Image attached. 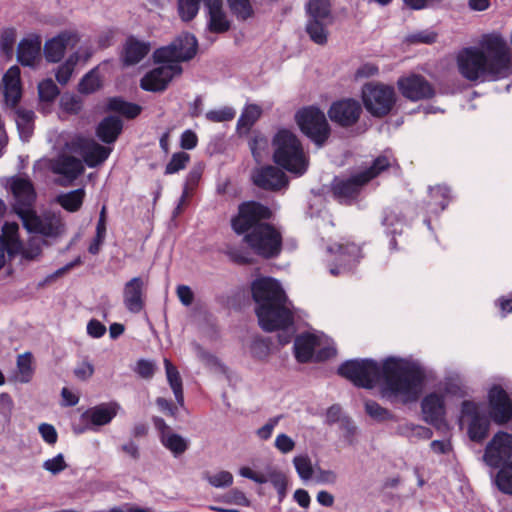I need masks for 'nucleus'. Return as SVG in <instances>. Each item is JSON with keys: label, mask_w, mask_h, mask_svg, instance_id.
<instances>
[{"label": "nucleus", "mask_w": 512, "mask_h": 512, "mask_svg": "<svg viewBox=\"0 0 512 512\" xmlns=\"http://www.w3.org/2000/svg\"><path fill=\"white\" fill-rule=\"evenodd\" d=\"M255 186L266 191H279L288 186V177L279 168L267 165L254 169L251 175Z\"/></svg>", "instance_id": "obj_17"}, {"label": "nucleus", "mask_w": 512, "mask_h": 512, "mask_svg": "<svg viewBox=\"0 0 512 512\" xmlns=\"http://www.w3.org/2000/svg\"><path fill=\"white\" fill-rule=\"evenodd\" d=\"M60 90L55 82L48 78L38 84L39 99L44 102H52L59 95Z\"/></svg>", "instance_id": "obj_49"}, {"label": "nucleus", "mask_w": 512, "mask_h": 512, "mask_svg": "<svg viewBox=\"0 0 512 512\" xmlns=\"http://www.w3.org/2000/svg\"><path fill=\"white\" fill-rule=\"evenodd\" d=\"M200 1L198 0H179L178 13L180 18L189 22L196 17L199 12Z\"/></svg>", "instance_id": "obj_50"}, {"label": "nucleus", "mask_w": 512, "mask_h": 512, "mask_svg": "<svg viewBox=\"0 0 512 512\" xmlns=\"http://www.w3.org/2000/svg\"><path fill=\"white\" fill-rule=\"evenodd\" d=\"M150 50V42L139 40L134 35H130L123 44L120 60L124 66H133L140 63L149 54Z\"/></svg>", "instance_id": "obj_21"}, {"label": "nucleus", "mask_w": 512, "mask_h": 512, "mask_svg": "<svg viewBox=\"0 0 512 512\" xmlns=\"http://www.w3.org/2000/svg\"><path fill=\"white\" fill-rule=\"evenodd\" d=\"M10 189L13 194V210L34 207L36 192L29 178L14 176L10 179Z\"/></svg>", "instance_id": "obj_19"}, {"label": "nucleus", "mask_w": 512, "mask_h": 512, "mask_svg": "<svg viewBox=\"0 0 512 512\" xmlns=\"http://www.w3.org/2000/svg\"><path fill=\"white\" fill-rule=\"evenodd\" d=\"M301 132L315 145L322 147L330 136V126L325 114L316 106L300 109L295 115Z\"/></svg>", "instance_id": "obj_10"}, {"label": "nucleus", "mask_w": 512, "mask_h": 512, "mask_svg": "<svg viewBox=\"0 0 512 512\" xmlns=\"http://www.w3.org/2000/svg\"><path fill=\"white\" fill-rule=\"evenodd\" d=\"M164 365L168 383L175 395V399L180 406L184 405V395L182 379L177 368L168 359H164Z\"/></svg>", "instance_id": "obj_39"}, {"label": "nucleus", "mask_w": 512, "mask_h": 512, "mask_svg": "<svg viewBox=\"0 0 512 512\" xmlns=\"http://www.w3.org/2000/svg\"><path fill=\"white\" fill-rule=\"evenodd\" d=\"M425 420L430 424L440 423L445 415L444 397L435 392L426 395L421 403Z\"/></svg>", "instance_id": "obj_27"}, {"label": "nucleus", "mask_w": 512, "mask_h": 512, "mask_svg": "<svg viewBox=\"0 0 512 512\" xmlns=\"http://www.w3.org/2000/svg\"><path fill=\"white\" fill-rule=\"evenodd\" d=\"M272 216V210L261 202L244 201L238 205L237 213L231 217V229L235 234L245 237L256 226L269 221Z\"/></svg>", "instance_id": "obj_9"}, {"label": "nucleus", "mask_w": 512, "mask_h": 512, "mask_svg": "<svg viewBox=\"0 0 512 512\" xmlns=\"http://www.w3.org/2000/svg\"><path fill=\"white\" fill-rule=\"evenodd\" d=\"M365 411L371 418L377 421L393 419V414L388 409L382 407L380 404L373 400H367L365 402Z\"/></svg>", "instance_id": "obj_54"}, {"label": "nucleus", "mask_w": 512, "mask_h": 512, "mask_svg": "<svg viewBox=\"0 0 512 512\" xmlns=\"http://www.w3.org/2000/svg\"><path fill=\"white\" fill-rule=\"evenodd\" d=\"M305 12V31L309 38L315 44L325 45L328 41V26L333 21L330 0H308Z\"/></svg>", "instance_id": "obj_5"}, {"label": "nucleus", "mask_w": 512, "mask_h": 512, "mask_svg": "<svg viewBox=\"0 0 512 512\" xmlns=\"http://www.w3.org/2000/svg\"><path fill=\"white\" fill-rule=\"evenodd\" d=\"M41 41L36 37L33 39H22L17 47V61L22 66L33 67L39 56Z\"/></svg>", "instance_id": "obj_33"}, {"label": "nucleus", "mask_w": 512, "mask_h": 512, "mask_svg": "<svg viewBox=\"0 0 512 512\" xmlns=\"http://www.w3.org/2000/svg\"><path fill=\"white\" fill-rule=\"evenodd\" d=\"M63 231V224L59 219L46 218L41 222L38 234L46 237H57Z\"/></svg>", "instance_id": "obj_56"}, {"label": "nucleus", "mask_w": 512, "mask_h": 512, "mask_svg": "<svg viewBox=\"0 0 512 512\" xmlns=\"http://www.w3.org/2000/svg\"><path fill=\"white\" fill-rule=\"evenodd\" d=\"M144 281L141 277H133L126 282L123 290L124 305L131 313H140L144 308Z\"/></svg>", "instance_id": "obj_22"}, {"label": "nucleus", "mask_w": 512, "mask_h": 512, "mask_svg": "<svg viewBox=\"0 0 512 512\" xmlns=\"http://www.w3.org/2000/svg\"><path fill=\"white\" fill-rule=\"evenodd\" d=\"M15 213L19 216L28 232L38 234L43 219L36 214L33 207L20 208Z\"/></svg>", "instance_id": "obj_43"}, {"label": "nucleus", "mask_w": 512, "mask_h": 512, "mask_svg": "<svg viewBox=\"0 0 512 512\" xmlns=\"http://www.w3.org/2000/svg\"><path fill=\"white\" fill-rule=\"evenodd\" d=\"M85 195L86 193L84 188H78L67 193L57 195L55 201L64 210L74 213L81 209Z\"/></svg>", "instance_id": "obj_37"}, {"label": "nucleus", "mask_w": 512, "mask_h": 512, "mask_svg": "<svg viewBox=\"0 0 512 512\" xmlns=\"http://www.w3.org/2000/svg\"><path fill=\"white\" fill-rule=\"evenodd\" d=\"M320 346V337L312 333H303L294 340V356L299 363L312 362L315 349Z\"/></svg>", "instance_id": "obj_25"}, {"label": "nucleus", "mask_w": 512, "mask_h": 512, "mask_svg": "<svg viewBox=\"0 0 512 512\" xmlns=\"http://www.w3.org/2000/svg\"><path fill=\"white\" fill-rule=\"evenodd\" d=\"M101 87V81L97 72L94 68L86 73L78 84V91L81 94H91L96 92Z\"/></svg>", "instance_id": "obj_45"}, {"label": "nucleus", "mask_w": 512, "mask_h": 512, "mask_svg": "<svg viewBox=\"0 0 512 512\" xmlns=\"http://www.w3.org/2000/svg\"><path fill=\"white\" fill-rule=\"evenodd\" d=\"M52 170L55 174L62 175L70 184L84 172V166L78 158L63 155L55 161Z\"/></svg>", "instance_id": "obj_28"}, {"label": "nucleus", "mask_w": 512, "mask_h": 512, "mask_svg": "<svg viewBox=\"0 0 512 512\" xmlns=\"http://www.w3.org/2000/svg\"><path fill=\"white\" fill-rule=\"evenodd\" d=\"M293 464L297 474L302 480L307 481L312 478L313 467L308 455L295 456L293 459Z\"/></svg>", "instance_id": "obj_53"}, {"label": "nucleus", "mask_w": 512, "mask_h": 512, "mask_svg": "<svg viewBox=\"0 0 512 512\" xmlns=\"http://www.w3.org/2000/svg\"><path fill=\"white\" fill-rule=\"evenodd\" d=\"M43 468L53 475H57L67 468L63 454L59 453L51 459H47L43 463Z\"/></svg>", "instance_id": "obj_63"}, {"label": "nucleus", "mask_w": 512, "mask_h": 512, "mask_svg": "<svg viewBox=\"0 0 512 512\" xmlns=\"http://www.w3.org/2000/svg\"><path fill=\"white\" fill-rule=\"evenodd\" d=\"M273 160L281 168L296 175L307 170V160L298 137L288 129H280L272 139Z\"/></svg>", "instance_id": "obj_4"}, {"label": "nucleus", "mask_w": 512, "mask_h": 512, "mask_svg": "<svg viewBox=\"0 0 512 512\" xmlns=\"http://www.w3.org/2000/svg\"><path fill=\"white\" fill-rule=\"evenodd\" d=\"M17 368L19 371V381L21 383H28L31 381L34 369L32 367V354L26 352L17 358Z\"/></svg>", "instance_id": "obj_47"}, {"label": "nucleus", "mask_w": 512, "mask_h": 512, "mask_svg": "<svg viewBox=\"0 0 512 512\" xmlns=\"http://www.w3.org/2000/svg\"><path fill=\"white\" fill-rule=\"evenodd\" d=\"M119 409L120 405L115 401L101 403L83 412L81 419L87 424L88 429H91V426H104L115 418Z\"/></svg>", "instance_id": "obj_20"}, {"label": "nucleus", "mask_w": 512, "mask_h": 512, "mask_svg": "<svg viewBox=\"0 0 512 512\" xmlns=\"http://www.w3.org/2000/svg\"><path fill=\"white\" fill-rule=\"evenodd\" d=\"M208 10V28L213 33H224L230 29V21L223 10V1L216 0L206 6Z\"/></svg>", "instance_id": "obj_32"}, {"label": "nucleus", "mask_w": 512, "mask_h": 512, "mask_svg": "<svg viewBox=\"0 0 512 512\" xmlns=\"http://www.w3.org/2000/svg\"><path fill=\"white\" fill-rule=\"evenodd\" d=\"M483 461L491 468L497 469L512 458V434L498 431L485 447Z\"/></svg>", "instance_id": "obj_13"}, {"label": "nucleus", "mask_w": 512, "mask_h": 512, "mask_svg": "<svg viewBox=\"0 0 512 512\" xmlns=\"http://www.w3.org/2000/svg\"><path fill=\"white\" fill-rule=\"evenodd\" d=\"M183 72L181 65L168 64L156 67L147 72L140 80V87L148 92H162L169 83Z\"/></svg>", "instance_id": "obj_15"}, {"label": "nucleus", "mask_w": 512, "mask_h": 512, "mask_svg": "<svg viewBox=\"0 0 512 512\" xmlns=\"http://www.w3.org/2000/svg\"><path fill=\"white\" fill-rule=\"evenodd\" d=\"M326 250V266L335 277L352 272L363 257L361 247L350 241L335 242Z\"/></svg>", "instance_id": "obj_8"}, {"label": "nucleus", "mask_w": 512, "mask_h": 512, "mask_svg": "<svg viewBox=\"0 0 512 512\" xmlns=\"http://www.w3.org/2000/svg\"><path fill=\"white\" fill-rule=\"evenodd\" d=\"M250 352L253 358L264 360L270 353V347L265 340L256 339L250 345Z\"/></svg>", "instance_id": "obj_64"}, {"label": "nucleus", "mask_w": 512, "mask_h": 512, "mask_svg": "<svg viewBox=\"0 0 512 512\" xmlns=\"http://www.w3.org/2000/svg\"><path fill=\"white\" fill-rule=\"evenodd\" d=\"M154 62L157 64H179L182 61L181 56L177 53L176 45L171 42L166 46L157 48L153 53Z\"/></svg>", "instance_id": "obj_42"}, {"label": "nucleus", "mask_w": 512, "mask_h": 512, "mask_svg": "<svg viewBox=\"0 0 512 512\" xmlns=\"http://www.w3.org/2000/svg\"><path fill=\"white\" fill-rule=\"evenodd\" d=\"M337 373L359 388L372 389L381 382L382 397L402 404L418 400L425 380L419 365L396 357L386 358L382 366L370 358L346 360Z\"/></svg>", "instance_id": "obj_1"}, {"label": "nucleus", "mask_w": 512, "mask_h": 512, "mask_svg": "<svg viewBox=\"0 0 512 512\" xmlns=\"http://www.w3.org/2000/svg\"><path fill=\"white\" fill-rule=\"evenodd\" d=\"M498 469L495 476L497 488L504 494L512 495V461Z\"/></svg>", "instance_id": "obj_44"}, {"label": "nucleus", "mask_w": 512, "mask_h": 512, "mask_svg": "<svg viewBox=\"0 0 512 512\" xmlns=\"http://www.w3.org/2000/svg\"><path fill=\"white\" fill-rule=\"evenodd\" d=\"M176 45V50L182 61H189L193 59L198 50V41L191 33H182L177 36L173 41Z\"/></svg>", "instance_id": "obj_36"}, {"label": "nucleus", "mask_w": 512, "mask_h": 512, "mask_svg": "<svg viewBox=\"0 0 512 512\" xmlns=\"http://www.w3.org/2000/svg\"><path fill=\"white\" fill-rule=\"evenodd\" d=\"M461 414L469 418L467 433L471 441L482 443L489 434L491 416L480 412L478 404L471 400H464L461 404Z\"/></svg>", "instance_id": "obj_12"}, {"label": "nucleus", "mask_w": 512, "mask_h": 512, "mask_svg": "<svg viewBox=\"0 0 512 512\" xmlns=\"http://www.w3.org/2000/svg\"><path fill=\"white\" fill-rule=\"evenodd\" d=\"M74 35L70 32H62L49 39L44 45V56L48 62L57 63L64 57L65 51Z\"/></svg>", "instance_id": "obj_31"}, {"label": "nucleus", "mask_w": 512, "mask_h": 512, "mask_svg": "<svg viewBox=\"0 0 512 512\" xmlns=\"http://www.w3.org/2000/svg\"><path fill=\"white\" fill-rule=\"evenodd\" d=\"M367 184L360 171L350 176L339 175L335 176L331 182V193L339 203L351 205L358 200Z\"/></svg>", "instance_id": "obj_11"}, {"label": "nucleus", "mask_w": 512, "mask_h": 512, "mask_svg": "<svg viewBox=\"0 0 512 512\" xmlns=\"http://www.w3.org/2000/svg\"><path fill=\"white\" fill-rule=\"evenodd\" d=\"M160 441L162 445L168 449L175 457L185 453L189 447V441L181 435L169 432L168 435H161Z\"/></svg>", "instance_id": "obj_41"}, {"label": "nucleus", "mask_w": 512, "mask_h": 512, "mask_svg": "<svg viewBox=\"0 0 512 512\" xmlns=\"http://www.w3.org/2000/svg\"><path fill=\"white\" fill-rule=\"evenodd\" d=\"M446 394L458 398H464L468 395V388L464 381L458 375L447 377L444 383Z\"/></svg>", "instance_id": "obj_46"}, {"label": "nucleus", "mask_w": 512, "mask_h": 512, "mask_svg": "<svg viewBox=\"0 0 512 512\" xmlns=\"http://www.w3.org/2000/svg\"><path fill=\"white\" fill-rule=\"evenodd\" d=\"M400 94L411 102L430 100L436 95V89L423 75L410 74L397 80Z\"/></svg>", "instance_id": "obj_14"}, {"label": "nucleus", "mask_w": 512, "mask_h": 512, "mask_svg": "<svg viewBox=\"0 0 512 512\" xmlns=\"http://www.w3.org/2000/svg\"><path fill=\"white\" fill-rule=\"evenodd\" d=\"M207 481L215 488L229 487L233 483V475L228 471H220L214 475H207Z\"/></svg>", "instance_id": "obj_60"}, {"label": "nucleus", "mask_w": 512, "mask_h": 512, "mask_svg": "<svg viewBox=\"0 0 512 512\" xmlns=\"http://www.w3.org/2000/svg\"><path fill=\"white\" fill-rule=\"evenodd\" d=\"M488 404L489 415L496 424L503 425L512 420V401L501 385L494 384L489 389Z\"/></svg>", "instance_id": "obj_16"}, {"label": "nucleus", "mask_w": 512, "mask_h": 512, "mask_svg": "<svg viewBox=\"0 0 512 512\" xmlns=\"http://www.w3.org/2000/svg\"><path fill=\"white\" fill-rule=\"evenodd\" d=\"M362 101L366 111L375 118L389 115L397 102L393 86L381 82H368L362 87Z\"/></svg>", "instance_id": "obj_7"}, {"label": "nucleus", "mask_w": 512, "mask_h": 512, "mask_svg": "<svg viewBox=\"0 0 512 512\" xmlns=\"http://www.w3.org/2000/svg\"><path fill=\"white\" fill-rule=\"evenodd\" d=\"M156 371V365L151 360L139 359L136 362L134 372L143 379H151Z\"/></svg>", "instance_id": "obj_62"}, {"label": "nucleus", "mask_w": 512, "mask_h": 512, "mask_svg": "<svg viewBox=\"0 0 512 512\" xmlns=\"http://www.w3.org/2000/svg\"><path fill=\"white\" fill-rule=\"evenodd\" d=\"M4 99L10 108L18 106L22 97L20 68L16 65L10 67L3 76Z\"/></svg>", "instance_id": "obj_23"}, {"label": "nucleus", "mask_w": 512, "mask_h": 512, "mask_svg": "<svg viewBox=\"0 0 512 512\" xmlns=\"http://www.w3.org/2000/svg\"><path fill=\"white\" fill-rule=\"evenodd\" d=\"M362 108L355 99H343L334 102L328 110L330 120L341 127H350L360 118Z\"/></svg>", "instance_id": "obj_18"}, {"label": "nucleus", "mask_w": 512, "mask_h": 512, "mask_svg": "<svg viewBox=\"0 0 512 512\" xmlns=\"http://www.w3.org/2000/svg\"><path fill=\"white\" fill-rule=\"evenodd\" d=\"M255 314L261 329L265 332L281 331L279 343H290L294 332V314L288 297L279 281L272 277L255 279L251 284Z\"/></svg>", "instance_id": "obj_2"}, {"label": "nucleus", "mask_w": 512, "mask_h": 512, "mask_svg": "<svg viewBox=\"0 0 512 512\" xmlns=\"http://www.w3.org/2000/svg\"><path fill=\"white\" fill-rule=\"evenodd\" d=\"M245 243L256 255L265 259L279 256L282 251V235L273 225L264 222L243 237Z\"/></svg>", "instance_id": "obj_6"}, {"label": "nucleus", "mask_w": 512, "mask_h": 512, "mask_svg": "<svg viewBox=\"0 0 512 512\" xmlns=\"http://www.w3.org/2000/svg\"><path fill=\"white\" fill-rule=\"evenodd\" d=\"M230 11L238 20H247L253 15L249 0H227Z\"/></svg>", "instance_id": "obj_48"}, {"label": "nucleus", "mask_w": 512, "mask_h": 512, "mask_svg": "<svg viewBox=\"0 0 512 512\" xmlns=\"http://www.w3.org/2000/svg\"><path fill=\"white\" fill-rule=\"evenodd\" d=\"M76 62L77 56H70L64 63H62L58 67L55 77L61 85L67 84L70 80Z\"/></svg>", "instance_id": "obj_58"}, {"label": "nucleus", "mask_w": 512, "mask_h": 512, "mask_svg": "<svg viewBox=\"0 0 512 512\" xmlns=\"http://www.w3.org/2000/svg\"><path fill=\"white\" fill-rule=\"evenodd\" d=\"M80 150L84 162L90 168L103 163L112 151L111 148L105 147L92 139H83L80 143Z\"/></svg>", "instance_id": "obj_26"}, {"label": "nucleus", "mask_w": 512, "mask_h": 512, "mask_svg": "<svg viewBox=\"0 0 512 512\" xmlns=\"http://www.w3.org/2000/svg\"><path fill=\"white\" fill-rule=\"evenodd\" d=\"M430 196L443 211L450 202V188L446 185H437L429 188Z\"/></svg>", "instance_id": "obj_55"}, {"label": "nucleus", "mask_w": 512, "mask_h": 512, "mask_svg": "<svg viewBox=\"0 0 512 512\" xmlns=\"http://www.w3.org/2000/svg\"><path fill=\"white\" fill-rule=\"evenodd\" d=\"M382 225L386 229V234L391 236L389 241V249L398 251L396 236L401 235L404 227V217L392 209H384L381 220Z\"/></svg>", "instance_id": "obj_30"}, {"label": "nucleus", "mask_w": 512, "mask_h": 512, "mask_svg": "<svg viewBox=\"0 0 512 512\" xmlns=\"http://www.w3.org/2000/svg\"><path fill=\"white\" fill-rule=\"evenodd\" d=\"M12 109L15 114V121L21 140L25 142L29 141L34 130V111L19 106Z\"/></svg>", "instance_id": "obj_35"}, {"label": "nucleus", "mask_w": 512, "mask_h": 512, "mask_svg": "<svg viewBox=\"0 0 512 512\" xmlns=\"http://www.w3.org/2000/svg\"><path fill=\"white\" fill-rule=\"evenodd\" d=\"M481 48L467 47L457 55L460 74L469 81L499 80L512 71V59L506 41L501 35H485Z\"/></svg>", "instance_id": "obj_3"}, {"label": "nucleus", "mask_w": 512, "mask_h": 512, "mask_svg": "<svg viewBox=\"0 0 512 512\" xmlns=\"http://www.w3.org/2000/svg\"><path fill=\"white\" fill-rule=\"evenodd\" d=\"M261 113L262 110L257 104L247 105L238 118L236 127L237 132L240 135L248 133L256 121L260 118Z\"/></svg>", "instance_id": "obj_38"}, {"label": "nucleus", "mask_w": 512, "mask_h": 512, "mask_svg": "<svg viewBox=\"0 0 512 512\" xmlns=\"http://www.w3.org/2000/svg\"><path fill=\"white\" fill-rule=\"evenodd\" d=\"M105 110L115 112L127 119H135L142 111V107L136 103L128 102L120 96L109 97Z\"/></svg>", "instance_id": "obj_34"}, {"label": "nucleus", "mask_w": 512, "mask_h": 512, "mask_svg": "<svg viewBox=\"0 0 512 512\" xmlns=\"http://www.w3.org/2000/svg\"><path fill=\"white\" fill-rule=\"evenodd\" d=\"M21 249V241L14 235H0V270L6 263V255L14 258Z\"/></svg>", "instance_id": "obj_40"}, {"label": "nucleus", "mask_w": 512, "mask_h": 512, "mask_svg": "<svg viewBox=\"0 0 512 512\" xmlns=\"http://www.w3.org/2000/svg\"><path fill=\"white\" fill-rule=\"evenodd\" d=\"M268 146V139L265 135L260 132L254 131L252 137L249 140V148L251 150L253 158L259 162L262 158V152Z\"/></svg>", "instance_id": "obj_52"}, {"label": "nucleus", "mask_w": 512, "mask_h": 512, "mask_svg": "<svg viewBox=\"0 0 512 512\" xmlns=\"http://www.w3.org/2000/svg\"><path fill=\"white\" fill-rule=\"evenodd\" d=\"M390 168H394L396 170L400 169L397 159L393 156V154L390 151H384V153L377 156L372 161L369 167L361 170L360 173L365 178L367 183H369L371 180L375 179Z\"/></svg>", "instance_id": "obj_29"}, {"label": "nucleus", "mask_w": 512, "mask_h": 512, "mask_svg": "<svg viewBox=\"0 0 512 512\" xmlns=\"http://www.w3.org/2000/svg\"><path fill=\"white\" fill-rule=\"evenodd\" d=\"M123 131L122 120L115 115L104 117L95 128L96 137L104 144H114Z\"/></svg>", "instance_id": "obj_24"}, {"label": "nucleus", "mask_w": 512, "mask_h": 512, "mask_svg": "<svg viewBox=\"0 0 512 512\" xmlns=\"http://www.w3.org/2000/svg\"><path fill=\"white\" fill-rule=\"evenodd\" d=\"M16 42V30L14 28H5L0 37V49L5 54H11Z\"/></svg>", "instance_id": "obj_61"}, {"label": "nucleus", "mask_w": 512, "mask_h": 512, "mask_svg": "<svg viewBox=\"0 0 512 512\" xmlns=\"http://www.w3.org/2000/svg\"><path fill=\"white\" fill-rule=\"evenodd\" d=\"M236 115L235 110L232 107H223L217 110H210L205 114V117L210 122L220 123L227 122L234 119Z\"/></svg>", "instance_id": "obj_59"}, {"label": "nucleus", "mask_w": 512, "mask_h": 512, "mask_svg": "<svg viewBox=\"0 0 512 512\" xmlns=\"http://www.w3.org/2000/svg\"><path fill=\"white\" fill-rule=\"evenodd\" d=\"M189 161L190 155L188 153L183 151L174 153L165 167V174H175L185 169Z\"/></svg>", "instance_id": "obj_51"}, {"label": "nucleus", "mask_w": 512, "mask_h": 512, "mask_svg": "<svg viewBox=\"0 0 512 512\" xmlns=\"http://www.w3.org/2000/svg\"><path fill=\"white\" fill-rule=\"evenodd\" d=\"M438 34L430 29H425L409 34L406 42L409 44H433L436 42Z\"/></svg>", "instance_id": "obj_57"}]
</instances>
